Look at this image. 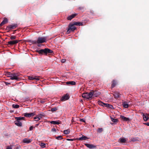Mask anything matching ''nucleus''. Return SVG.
<instances>
[{"label": "nucleus", "mask_w": 149, "mask_h": 149, "mask_svg": "<svg viewBox=\"0 0 149 149\" xmlns=\"http://www.w3.org/2000/svg\"><path fill=\"white\" fill-rule=\"evenodd\" d=\"M24 117H17L15 118V119L16 120V121H15V124L17 126L19 127H21L22 126V123L20 121L21 120H24Z\"/></svg>", "instance_id": "nucleus-1"}, {"label": "nucleus", "mask_w": 149, "mask_h": 149, "mask_svg": "<svg viewBox=\"0 0 149 149\" xmlns=\"http://www.w3.org/2000/svg\"><path fill=\"white\" fill-rule=\"evenodd\" d=\"M92 94L91 92L89 93H84L82 94V97L85 99L91 100L92 97Z\"/></svg>", "instance_id": "nucleus-2"}, {"label": "nucleus", "mask_w": 149, "mask_h": 149, "mask_svg": "<svg viewBox=\"0 0 149 149\" xmlns=\"http://www.w3.org/2000/svg\"><path fill=\"white\" fill-rule=\"evenodd\" d=\"M8 77H10V79L11 80L18 81L20 79V78L18 77V75L16 74H10Z\"/></svg>", "instance_id": "nucleus-3"}, {"label": "nucleus", "mask_w": 149, "mask_h": 149, "mask_svg": "<svg viewBox=\"0 0 149 149\" xmlns=\"http://www.w3.org/2000/svg\"><path fill=\"white\" fill-rule=\"evenodd\" d=\"M46 37H40L38 38L36 42L38 43H43L46 42Z\"/></svg>", "instance_id": "nucleus-4"}, {"label": "nucleus", "mask_w": 149, "mask_h": 149, "mask_svg": "<svg viewBox=\"0 0 149 149\" xmlns=\"http://www.w3.org/2000/svg\"><path fill=\"white\" fill-rule=\"evenodd\" d=\"M74 25V24H70L69 25V27L67 31V33H70V31H74L76 29V28Z\"/></svg>", "instance_id": "nucleus-5"}, {"label": "nucleus", "mask_w": 149, "mask_h": 149, "mask_svg": "<svg viewBox=\"0 0 149 149\" xmlns=\"http://www.w3.org/2000/svg\"><path fill=\"white\" fill-rule=\"evenodd\" d=\"M141 114L143 116V120L145 121H147L149 119L148 116V114L147 113H145V114H144L143 113H141Z\"/></svg>", "instance_id": "nucleus-6"}, {"label": "nucleus", "mask_w": 149, "mask_h": 149, "mask_svg": "<svg viewBox=\"0 0 149 149\" xmlns=\"http://www.w3.org/2000/svg\"><path fill=\"white\" fill-rule=\"evenodd\" d=\"M19 41V40H11L9 41L8 42V44L10 45H13L18 43Z\"/></svg>", "instance_id": "nucleus-7"}, {"label": "nucleus", "mask_w": 149, "mask_h": 149, "mask_svg": "<svg viewBox=\"0 0 149 149\" xmlns=\"http://www.w3.org/2000/svg\"><path fill=\"white\" fill-rule=\"evenodd\" d=\"M69 98L68 95L66 94L62 97L61 99V101H64L68 99Z\"/></svg>", "instance_id": "nucleus-8"}, {"label": "nucleus", "mask_w": 149, "mask_h": 149, "mask_svg": "<svg viewBox=\"0 0 149 149\" xmlns=\"http://www.w3.org/2000/svg\"><path fill=\"white\" fill-rule=\"evenodd\" d=\"M35 114L34 113H25L24 114V116L26 117H30L32 116H33L35 115Z\"/></svg>", "instance_id": "nucleus-9"}, {"label": "nucleus", "mask_w": 149, "mask_h": 149, "mask_svg": "<svg viewBox=\"0 0 149 149\" xmlns=\"http://www.w3.org/2000/svg\"><path fill=\"white\" fill-rule=\"evenodd\" d=\"M91 92L92 93V97L93 96V97H97L100 94L99 92H97L96 91H91Z\"/></svg>", "instance_id": "nucleus-10"}, {"label": "nucleus", "mask_w": 149, "mask_h": 149, "mask_svg": "<svg viewBox=\"0 0 149 149\" xmlns=\"http://www.w3.org/2000/svg\"><path fill=\"white\" fill-rule=\"evenodd\" d=\"M120 117L121 119L123 121H127L130 120V119L129 118H127L123 116L120 115Z\"/></svg>", "instance_id": "nucleus-11"}, {"label": "nucleus", "mask_w": 149, "mask_h": 149, "mask_svg": "<svg viewBox=\"0 0 149 149\" xmlns=\"http://www.w3.org/2000/svg\"><path fill=\"white\" fill-rule=\"evenodd\" d=\"M28 78L30 80L35 79L36 80H39L40 79L39 77L33 76H29Z\"/></svg>", "instance_id": "nucleus-12"}, {"label": "nucleus", "mask_w": 149, "mask_h": 149, "mask_svg": "<svg viewBox=\"0 0 149 149\" xmlns=\"http://www.w3.org/2000/svg\"><path fill=\"white\" fill-rule=\"evenodd\" d=\"M31 140L27 138H25L23 140V143H31Z\"/></svg>", "instance_id": "nucleus-13"}, {"label": "nucleus", "mask_w": 149, "mask_h": 149, "mask_svg": "<svg viewBox=\"0 0 149 149\" xmlns=\"http://www.w3.org/2000/svg\"><path fill=\"white\" fill-rule=\"evenodd\" d=\"M141 141L140 139H139L138 137H133L131 138V141L135 142L136 141Z\"/></svg>", "instance_id": "nucleus-14"}, {"label": "nucleus", "mask_w": 149, "mask_h": 149, "mask_svg": "<svg viewBox=\"0 0 149 149\" xmlns=\"http://www.w3.org/2000/svg\"><path fill=\"white\" fill-rule=\"evenodd\" d=\"M87 139V137L84 136H83L82 137H79L77 139L78 140H85Z\"/></svg>", "instance_id": "nucleus-15"}, {"label": "nucleus", "mask_w": 149, "mask_h": 149, "mask_svg": "<svg viewBox=\"0 0 149 149\" xmlns=\"http://www.w3.org/2000/svg\"><path fill=\"white\" fill-rule=\"evenodd\" d=\"M8 22V19L5 18L4 19L3 21L1 23L0 25L1 26H2L4 24L7 23Z\"/></svg>", "instance_id": "nucleus-16"}, {"label": "nucleus", "mask_w": 149, "mask_h": 149, "mask_svg": "<svg viewBox=\"0 0 149 149\" xmlns=\"http://www.w3.org/2000/svg\"><path fill=\"white\" fill-rule=\"evenodd\" d=\"M77 15L76 14H72L67 17V19L68 20H71L72 19V18H73L76 15Z\"/></svg>", "instance_id": "nucleus-17"}, {"label": "nucleus", "mask_w": 149, "mask_h": 149, "mask_svg": "<svg viewBox=\"0 0 149 149\" xmlns=\"http://www.w3.org/2000/svg\"><path fill=\"white\" fill-rule=\"evenodd\" d=\"M39 54H46V49H41L37 51Z\"/></svg>", "instance_id": "nucleus-18"}, {"label": "nucleus", "mask_w": 149, "mask_h": 149, "mask_svg": "<svg viewBox=\"0 0 149 149\" xmlns=\"http://www.w3.org/2000/svg\"><path fill=\"white\" fill-rule=\"evenodd\" d=\"M113 95L114 97L116 98H118L120 96V94L118 92H115Z\"/></svg>", "instance_id": "nucleus-19"}, {"label": "nucleus", "mask_w": 149, "mask_h": 149, "mask_svg": "<svg viewBox=\"0 0 149 149\" xmlns=\"http://www.w3.org/2000/svg\"><path fill=\"white\" fill-rule=\"evenodd\" d=\"M84 144L87 147L90 149L94 147V146L91 144H88L87 143H84Z\"/></svg>", "instance_id": "nucleus-20"}, {"label": "nucleus", "mask_w": 149, "mask_h": 149, "mask_svg": "<svg viewBox=\"0 0 149 149\" xmlns=\"http://www.w3.org/2000/svg\"><path fill=\"white\" fill-rule=\"evenodd\" d=\"M126 141V140L124 138H120L119 140V141L122 143H125Z\"/></svg>", "instance_id": "nucleus-21"}, {"label": "nucleus", "mask_w": 149, "mask_h": 149, "mask_svg": "<svg viewBox=\"0 0 149 149\" xmlns=\"http://www.w3.org/2000/svg\"><path fill=\"white\" fill-rule=\"evenodd\" d=\"M17 24H15L10 25L9 26V28L10 29H15L17 27Z\"/></svg>", "instance_id": "nucleus-22"}, {"label": "nucleus", "mask_w": 149, "mask_h": 149, "mask_svg": "<svg viewBox=\"0 0 149 149\" xmlns=\"http://www.w3.org/2000/svg\"><path fill=\"white\" fill-rule=\"evenodd\" d=\"M122 105L123 107L125 108H127L128 107L129 105L126 102H123V103Z\"/></svg>", "instance_id": "nucleus-23"}, {"label": "nucleus", "mask_w": 149, "mask_h": 149, "mask_svg": "<svg viewBox=\"0 0 149 149\" xmlns=\"http://www.w3.org/2000/svg\"><path fill=\"white\" fill-rule=\"evenodd\" d=\"M50 123L52 124L57 125L59 124L60 123V122L59 121H51L50 122Z\"/></svg>", "instance_id": "nucleus-24"}, {"label": "nucleus", "mask_w": 149, "mask_h": 149, "mask_svg": "<svg viewBox=\"0 0 149 149\" xmlns=\"http://www.w3.org/2000/svg\"><path fill=\"white\" fill-rule=\"evenodd\" d=\"M98 103L99 105L103 107H105L106 106V104L104 103L101 101H99Z\"/></svg>", "instance_id": "nucleus-25"}, {"label": "nucleus", "mask_w": 149, "mask_h": 149, "mask_svg": "<svg viewBox=\"0 0 149 149\" xmlns=\"http://www.w3.org/2000/svg\"><path fill=\"white\" fill-rule=\"evenodd\" d=\"M66 84H71L72 85H74L75 84V82L74 81H70L67 82Z\"/></svg>", "instance_id": "nucleus-26"}, {"label": "nucleus", "mask_w": 149, "mask_h": 149, "mask_svg": "<svg viewBox=\"0 0 149 149\" xmlns=\"http://www.w3.org/2000/svg\"><path fill=\"white\" fill-rule=\"evenodd\" d=\"M46 49V54L47 53H52V50L48 49Z\"/></svg>", "instance_id": "nucleus-27"}, {"label": "nucleus", "mask_w": 149, "mask_h": 149, "mask_svg": "<svg viewBox=\"0 0 149 149\" xmlns=\"http://www.w3.org/2000/svg\"><path fill=\"white\" fill-rule=\"evenodd\" d=\"M105 107L111 108V109H113V106L108 104H106V106Z\"/></svg>", "instance_id": "nucleus-28"}, {"label": "nucleus", "mask_w": 149, "mask_h": 149, "mask_svg": "<svg viewBox=\"0 0 149 149\" xmlns=\"http://www.w3.org/2000/svg\"><path fill=\"white\" fill-rule=\"evenodd\" d=\"M74 25L77 26H80L82 25V24L79 22H74Z\"/></svg>", "instance_id": "nucleus-29"}, {"label": "nucleus", "mask_w": 149, "mask_h": 149, "mask_svg": "<svg viewBox=\"0 0 149 149\" xmlns=\"http://www.w3.org/2000/svg\"><path fill=\"white\" fill-rule=\"evenodd\" d=\"M63 132L64 134H68L70 132V130L69 129L65 130L63 131Z\"/></svg>", "instance_id": "nucleus-30"}, {"label": "nucleus", "mask_w": 149, "mask_h": 149, "mask_svg": "<svg viewBox=\"0 0 149 149\" xmlns=\"http://www.w3.org/2000/svg\"><path fill=\"white\" fill-rule=\"evenodd\" d=\"M19 106L18 105L13 104L12 105V107L14 108H18L19 107Z\"/></svg>", "instance_id": "nucleus-31"}, {"label": "nucleus", "mask_w": 149, "mask_h": 149, "mask_svg": "<svg viewBox=\"0 0 149 149\" xmlns=\"http://www.w3.org/2000/svg\"><path fill=\"white\" fill-rule=\"evenodd\" d=\"M45 144L43 143H41L40 144V146L42 148H44L45 147Z\"/></svg>", "instance_id": "nucleus-32"}, {"label": "nucleus", "mask_w": 149, "mask_h": 149, "mask_svg": "<svg viewBox=\"0 0 149 149\" xmlns=\"http://www.w3.org/2000/svg\"><path fill=\"white\" fill-rule=\"evenodd\" d=\"M41 118V117H38L37 116L35 117L34 118V119L35 120V121H38L40 120V118Z\"/></svg>", "instance_id": "nucleus-33"}, {"label": "nucleus", "mask_w": 149, "mask_h": 149, "mask_svg": "<svg viewBox=\"0 0 149 149\" xmlns=\"http://www.w3.org/2000/svg\"><path fill=\"white\" fill-rule=\"evenodd\" d=\"M103 131V128H100L98 129L97 132H98L100 133L101 132Z\"/></svg>", "instance_id": "nucleus-34"}, {"label": "nucleus", "mask_w": 149, "mask_h": 149, "mask_svg": "<svg viewBox=\"0 0 149 149\" xmlns=\"http://www.w3.org/2000/svg\"><path fill=\"white\" fill-rule=\"evenodd\" d=\"M111 121L114 123H116L118 122V120L117 119H114L113 118H111Z\"/></svg>", "instance_id": "nucleus-35"}, {"label": "nucleus", "mask_w": 149, "mask_h": 149, "mask_svg": "<svg viewBox=\"0 0 149 149\" xmlns=\"http://www.w3.org/2000/svg\"><path fill=\"white\" fill-rule=\"evenodd\" d=\"M57 110V109L56 107H54V108L51 109V111L52 112H54V111H56Z\"/></svg>", "instance_id": "nucleus-36"}, {"label": "nucleus", "mask_w": 149, "mask_h": 149, "mask_svg": "<svg viewBox=\"0 0 149 149\" xmlns=\"http://www.w3.org/2000/svg\"><path fill=\"white\" fill-rule=\"evenodd\" d=\"M56 139H57L59 140V139H63V138L61 136H56Z\"/></svg>", "instance_id": "nucleus-37"}, {"label": "nucleus", "mask_w": 149, "mask_h": 149, "mask_svg": "<svg viewBox=\"0 0 149 149\" xmlns=\"http://www.w3.org/2000/svg\"><path fill=\"white\" fill-rule=\"evenodd\" d=\"M16 37L14 36H11L10 38L11 40L15 39L16 38Z\"/></svg>", "instance_id": "nucleus-38"}, {"label": "nucleus", "mask_w": 149, "mask_h": 149, "mask_svg": "<svg viewBox=\"0 0 149 149\" xmlns=\"http://www.w3.org/2000/svg\"><path fill=\"white\" fill-rule=\"evenodd\" d=\"M116 81H113V83L112 84V87H113L114 86H115L116 85Z\"/></svg>", "instance_id": "nucleus-39"}, {"label": "nucleus", "mask_w": 149, "mask_h": 149, "mask_svg": "<svg viewBox=\"0 0 149 149\" xmlns=\"http://www.w3.org/2000/svg\"><path fill=\"white\" fill-rule=\"evenodd\" d=\"M51 131L52 132H56V130L55 128H53L52 129Z\"/></svg>", "instance_id": "nucleus-40"}, {"label": "nucleus", "mask_w": 149, "mask_h": 149, "mask_svg": "<svg viewBox=\"0 0 149 149\" xmlns=\"http://www.w3.org/2000/svg\"><path fill=\"white\" fill-rule=\"evenodd\" d=\"M66 140H67L69 141H73L75 139H68Z\"/></svg>", "instance_id": "nucleus-41"}, {"label": "nucleus", "mask_w": 149, "mask_h": 149, "mask_svg": "<svg viewBox=\"0 0 149 149\" xmlns=\"http://www.w3.org/2000/svg\"><path fill=\"white\" fill-rule=\"evenodd\" d=\"M66 60L65 59H62L61 61L62 63H64L65 61Z\"/></svg>", "instance_id": "nucleus-42"}, {"label": "nucleus", "mask_w": 149, "mask_h": 149, "mask_svg": "<svg viewBox=\"0 0 149 149\" xmlns=\"http://www.w3.org/2000/svg\"><path fill=\"white\" fill-rule=\"evenodd\" d=\"M33 126H31L29 128V130L30 131L32 130H33Z\"/></svg>", "instance_id": "nucleus-43"}, {"label": "nucleus", "mask_w": 149, "mask_h": 149, "mask_svg": "<svg viewBox=\"0 0 149 149\" xmlns=\"http://www.w3.org/2000/svg\"><path fill=\"white\" fill-rule=\"evenodd\" d=\"M80 120L81 121H82V122H85V120L84 119H81Z\"/></svg>", "instance_id": "nucleus-44"}, {"label": "nucleus", "mask_w": 149, "mask_h": 149, "mask_svg": "<svg viewBox=\"0 0 149 149\" xmlns=\"http://www.w3.org/2000/svg\"><path fill=\"white\" fill-rule=\"evenodd\" d=\"M6 149H12V148L11 147L8 146L7 147Z\"/></svg>", "instance_id": "nucleus-45"}, {"label": "nucleus", "mask_w": 149, "mask_h": 149, "mask_svg": "<svg viewBox=\"0 0 149 149\" xmlns=\"http://www.w3.org/2000/svg\"><path fill=\"white\" fill-rule=\"evenodd\" d=\"M145 125H146L147 126H149V122L146 123L144 124Z\"/></svg>", "instance_id": "nucleus-46"}, {"label": "nucleus", "mask_w": 149, "mask_h": 149, "mask_svg": "<svg viewBox=\"0 0 149 149\" xmlns=\"http://www.w3.org/2000/svg\"><path fill=\"white\" fill-rule=\"evenodd\" d=\"M6 83V85H7V84H10L9 83Z\"/></svg>", "instance_id": "nucleus-47"}, {"label": "nucleus", "mask_w": 149, "mask_h": 149, "mask_svg": "<svg viewBox=\"0 0 149 149\" xmlns=\"http://www.w3.org/2000/svg\"><path fill=\"white\" fill-rule=\"evenodd\" d=\"M38 124H36V125H37V126H38Z\"/></svg>", "instance_id": "nucleus-48"}, {"label": "nucleus", "mask_w": 149, "mask_h": 149, "mask_svg": "<svg viewBox=\"0 0 149 149\" xmlns=\"http://www.w3.org/2000/svg\"><path fill=\"white\" fill-rule=\"evenodd\" d=\"M148 116H149V113L148 114Z\"/></svg>", "instance_id": "nucleus-49"}]
</instances>
